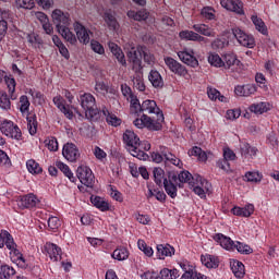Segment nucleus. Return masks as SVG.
Instances as JSON below:
<instances>
[{
  "instance_id": "obj_1",
  "label": "nucleus",
  "mask_w": 279,
  "mask_h": 279,
  "mask_svg": "<svg viewBox=\"0 0 279 279\" xmlns=\"http://www.w3.org/2000/svg\"><path fill=\"white\" fill-rule=\"evenodd\" d=\"M126 58L134 73H141V71H143V60L146 64H156V57L146 46L132 47L126 53ZM141 58H143V60Z\"/></svg>"
},
{
  "instance_id": "obj_2",
  "label": "nucleus",
  "mask_w": 279,
  "mask_h": 279,
  "mask_svg": "<svg viewBox=\"0 0 279 279\" xmlns=\"http://www.w3.org/2000/svg\"><path fill=\"white\" fill-rule=\"evenodd\" d=\"M51 16L53 24L56 25L59 34H61L62 38L70 43V45H76L77 37H75V34L69 29V25H71V15H69V13H64L60 9H56Z\"/></svg>"
},
{
  "instance_id": "obj_3",
  "label": "nucleus",
  "mask_w": 279,
  "mask_h": 279,
  "mask_svg": "<svg viewBox=\"0 0 279 279\" xmlns=\"http://www.w3.org/2000/svg\"><path fill=\"white\" fill-rule=\"evenodd\" d=\"M78 101L83 110H85V117L88 121H99L101 113L97 109V100L90 93H85L80 96Z\"/></svg>"
},
{
  "instance_id": "obj_4",
  "label": "nucleus",
  "mask_w": 279,
  "mask_h": 279,
  "mask_svg": "<svg viewBox=\"0 0 279 279\" xmlns=\"http://www.w3.org/2000/svg\"><path fill=\"white\" fill-rule=\"evenodd\" d=\"M5 247L10 250V254H13L15 256V260L17 263V267H21L22 269H25L27 267V263L25 262V257H23V254H21V251L16 248V243L14 242V238H12V234L8 231H2L0 233V247Z\"/></svg>"
},
{
  "instance_id": "obj_5",
  "label": "nucleus",
  "mask_w": 279,
  "mask_h": 279,
  "mask_svg": "<svg viewBox=\"0 0 279 279\" xmlns=\"http://www.w3.org/2000/svg\"><path fill=\"white\" fill-rule=\"evenodd\" d=\"M131 114H158L162 113L158 105L154 100H144L141 105L138 99L132 100V108H130Z\"/></svg>"
},
{
  "instance_id": "obj_6",
  "label": "nucleus",
  "mask_w": 279,
  "mask_h": 279,
  "mask_svg": "<svg viewBox=\"0 0 279 279\" xmlns=\"http://www.w3.org/2000/svg\"><path fill=\"white\" fill-rule=\"evenodd\" d=\"M0 132L8 136L9 138H14L15 141H21L23 138V133L19 125L14 124V122L10 120H4L0 124Z\"/></svg>"
},
{
  "instance_id": "obj_7",
  "label": "nucleus",
  "mask_w": 279,
  "mask_h": 279,
  "mask_svg": "<svg viewBox=\"0 0 279 279\" xmlns=\"http://www.w3.org/2000/svg\"><path fill=\"white\" fill-rule=\"evenodd\" d=\"M76 177L81 184L93 189V185L95 184V174H93V170H90L88 166H80L76 170Z\"/></svg>"
},
{
  "instance_id": "obj_8",
  "label": "nucleus",
  "mask_w": 279,
  "mask_h": 279,
  "mask_svg": "<svg viewBox=\"0 0 279 279\" xmlns=\"http://www.w3.org/2000/svg\"><path fill=\"white\" fill-rule=\"evenodd\" d=\"M232 34L238 40L239 45L242 47H246L247 49H254V47H256V40L254 39V36L248 35L241 28H233Z\"/></svg>"
},
{
  "instance_id": "obj_9",
  "label": "nucleus",
  "mask_w": 279,
  "mask_h": 279,
  "mask_svg": "<svg viewBox=\"0 0 279 279\" xmlns=\"http://www.w3.org/2000/svg\"><path fill=\"white\" fill-rule=\"evenodd\" d=\"M165 63L168 69L175 75H180V77H186V75H189L186 68L182 65V63L175 61V59L167 57L165 58Z\"/></svg>"
},
{
  "instance_id": "obj_10",
  "label": "nucleus",
  "mask_w": 279,
  "mask_h": 279,
  "mask_svg": "<svg viewBox=\"0 0 279 279\" xmlns=\"http://www.w3.org/2000/svg\"><path fill=\"white\" fill-rule=\"evenodd\" d=\"M123 143L126 145L129 151L136 149V147H141V138H138V135L132 130H126L123 133Z\"/></svg>"
},
{
  "instance_id": "obj_11",
  "label": "nucleus",
  "mask_w": 279,
  "mask_h": 279,
  "mask_svg": "<svg viewBox=\"0 0 279 279\" xmlns=\"http://www.w3.org/2000/svg\"><path fill=\"white\" fill-rule=\"evenodd\" d=\"M62 155L69 162H75L80 158V149L73 143H66L63 146Z\"/></svg>"
},
{
  "instance_id": "obj_12",
  "label": "nucleus",
  "mask_w": 279,
  "mask_h": 279,
  "mask_svg": "<svg viewBox=\"0 0 279 279\" xmlns=\"http://www.w3.org/2000/svg\"><path fill=\"white\" fill-rule=\"evenodd\" d=\"M74 31L78 41L82 43V45H88V43H90V34L93 33L80 22L74 23Z\"/></svg>"
},
{
  "instance_id": "obj_13",
  "label": "nucleus",
  "mask_w": 279,
  "mask_h": 279,
  "mask_svg": "<svg viewBox=\"0 0 279 279\" xmlns=\"http://www.w3.org/2000/svg\"><path fill=\"white\" fill-rule=\"evenodd\" d=\"M165 121V114L158 113L156 114V118H149L146 116V128L147 130H150L153 132H158L159 130H162V122Z\"/></svg>"
},
{
  "instance_id": "obj_14",
  "label": "nucleus",
  "mask_w": 279,
  "mask_h": 279,
  "mask_svg": "<svg viewBox=\"0 0 279 279\" xmlns=\"http://www.w3.org/2000/svg\"><path fill=\"white\" fill-rule=\"evenodd\" d=\"M195 52H193V50L191 51H179L178 52V57L180 58V60L182 62H184V64H187V66H192L193 69H195V66H199V61H197V58H195Z\"/></svg>"
},
{
  "instance_id": "obj_15",
  "label": "nucleus",
  "mask_w": 279,
  "mask_h": 279,
  "mask_svg": "<svg viewBox=\"0 0 279 279\" xmlns=\"http://www.w3.org/2000/svg\"><path fill=\"white\" fill-rule=\"evenodd\" d=\"M220 4L226 10L230 12H235V14H243V2L240 0H220Z\"/></svg>"
},
{
  "instance_id": "obj_16",
  "label": "nucleus",
  "mask_w": 279,
  "mask_h": 279,
  "mask_svg": "<svg viewBox=\"0 0 279 279\" xmlns=\"http://www.w3.org/2000/svg\"><path fill=\"white\" fill-rule=\"evenodd\" d=\"M45 250L49 255L50 260L53 263H58V260H62V248L53 243H46Z\"/></svg>"
},
{
  "instance_id": "obj_17",
  "label": "nucleus",
  "mask_w": 279,
  "mask_h": 279,
  "mask_svg": "<svg viewBox=\"0 0 279 279\" xmlns=\"http://www.w3.org/2000/svg\"><path fill=\"white\" fill-rule=\"evenodd\" d=\"M108 47L112 56H114V58L118 60L119 64H121V66H128V61L125 60V53H123V50L121 49V47H119V45L114 43H109Z\"/></svg>"
},
{
  "instance_id": "obj_18",
  "label": "nucleus",
  "mask_w": 279,
  "mask_h": 279,
  "mask_svg": "<svg viewBox=\"0 0 279 279\" xmlns=\"http://www.w3.org/2000/svg\"><path fill=\"white\" fill-rule=\"evenodd\" d=\"M214 241H216V243H219V245H221L223 250H234L235 247L234 241L223 235V233H217L216 235H214Z\"/></svg>"
},
{
  "instance_id": "obj_19",
  "label": "nucleus",
  "mask_w": 279,
  "mask_h": 279,
  "mask_svg": "<svg viewBox=\"0 0 279 279\" xmlns=\"http://www.w3.org/2000/svg\"><path fill=\"white\" fill-rule=\"evenodd\" d=\"M160 151L163 156V160L166 162V165H174V167H181L182 161L180 159H178V157H175V155L171 154V151H169V149L165 148V147H160Z\"/></svg>"
},
{
  "instance_id": "obj_20",
  "label": "nucleus",
  "mask_w": 279,
  "mask_h": 279,
  "mask_svg": "<svg viewBox=\"0 0 279 279\" xmlns=\"http://www.w3.org/2000/svg\"><path fill=\"white\" fill-rule=\"evenodd\" d=\"M240 151L241 156H243L244 158H253L254 156H256V154H258V149L254 146H251L250 143L246 142L240 143Z\"/></svg>"
},
{
  "instance_id": "obj_21",
  "label": "nucleus",
  "mask_w": 279,
  "mask_h": 279,
  "mask_svg": "<svg viewBox=\"0 0 279 279\" xmlns=\"http://www.w3.org/2000/svg\"><path fill=\"white\" fill-rule=\"evenodd\" d=\"M235 95L238 97H250V95H254L256 93V87L252 84H246V85H238L234 89Z\"/></svg>"
},
{
  "instance_id": "obj_22",
  "label": "nucleus",
  "mask_w": 279,
  "mask_h": 279,
  "mask_svg": "<svg viewBox=\"0 0 279 279\" xmlns=\"http://www.w3.org/2000/svg\"><path fill=\"white\" fill-rule=\"evenodd\" d=\"M104 21L112 32H117V29H119V21H117V17L112 14L111 10L104 13Z\"/></svg>"
},
{
  "instance_id": "obj_23",
  "label": "nucleus",
  "mask_w": 279,
  "mask_h": 279,
  "mask_svg": "<svg viewBox=\"0 0 279 279\" xmlns=\"http://www.w3.org/2000/svg\"><path fill=\"white\" fill-rule=\"evenodd\" d=\"M39 202L36 195L27 194L21 198L20 206H22V208H35Z\"/></svg>"
},
{
  "instance_id": "obj_24",
  "label": "nucleus",
  "mask_w": 279,
  "mask_h": 279,
  "mask_svg": "<svg viewBox=\"0 0 279 279\" xmlns=\"http://www.w3.org/2000/svg\"><path fill=\"white\" fill-rule=\"evenodd\" d=\"M175 254V248L169 244H158L157 245V256L160 258V260H165L166 256H172Z\"/></svg>"
},
{
  "instance_id": "obj_25",
  "label": "nucleus",
  "mask_w": 279,
  "mask_h": 279,
  "mask_svg": "<svg viewBox=\"0 0 279 279\" xmlns=\"http://www.w3.org/2000/svg\"><path fill=\"white\" fill-rule=\"evenodd\" d=\"M148 80L154 88H162L165 86V81H162V76L157 70H151L149 72Z\"/></svg>"
},
{
  "instance_id": "obj_26",
  "label": "nucleus",
  "mask_w": 279,
  "mask_h": 279,
  "mask_svg": "<svg viewBox=\"0 0 279 279\" xmlns=\"http://www.w3.org/2000/svg\"><path fill=\"white\" fill-rule=\"evenodd\" d=\"M193 29L196 31L197 34H202V36H207L208 38H215L216 36L215 29L206 24H194Z\"/></svg>"
},
{
  "instance_id": "obj_27",
  "label": "nucleus",
  "mask_w": 279,
  "mask_h": 279,
  "mask_svg": "<svg viewBox=\"0 0 279 279\" xmlns=\"http://www.w3.org/2000/svg\"><path fill=\"white\" fill-rule=\"evenodd\" d=\"M201 263L208 269H217L219 267V259L214 255H202Z\"/></svg>"
},
{
  "instance_id": "obj_28",
  "label": "nucleus",
  "mask_w": 279,
  "mask_h": 279,
  "mask_svg": "<svg viewBox=\"0 0 279 279\" xmlns=\"http://www.w3.org/2000/svg\"><path fill=\"white\" fill-rule=\"evenodd\" d=\"M230 267L235 278H243L245 276V265H243V263L239 260H232L230 262Z\"/></svg>"
},
{
  "instance_id": "obj_29",
  "label": "nucleus",
  "mask_w": 279,
  "mask_h": 279,
  "mask_svg": "<svg viewBox=\"0 0 279 279\" xmlns=\"http://www.w3.org/2000/svg\"><path fill=\"white\" fill-rule=\"evenodd\" d=\"M126 16H129V19H133V21H147V19H149V12H147V10L142 9L140 11H129L126 13Z\"/></svg>"
},
{
  "instance_id": "obj_30",
  "label": "nucleus",
  "mask_w": 279,
  "mask_h": 279,
  "mask_svg": "<svg viewBox=\"0 0 279 279\" xmlns=\"http://www.w3.org/2000/svg\"><path fill=\"white\" fill-rule=\"evenodd\" d=\"M27 128L31 136H34L38 132V120H36V113H28L26 117Z\"/></svg>"
},
{
  "instance_id": "obj_31",
  "label": "nucleus",
  "mask_w": 279,
  "mask_h": 279,
  "mask_svg": "<svg viewBox=\"0 0 279 279\" xmlns=\"http://www.w3.org/2000/svg\"><path fill=\"white\" fill-rule=\"evenodd\" d=\"M153 175L155 184H157V186L162 187V185L165 184V180H167V177H165V170L160 167L154 168Z\"/></svg>"
},
{
  "instance_id": "obj_32",
  "label": "nucleus",
  "mask_w": 279,
  "mask_h": 279,
  "mask_svg": "<svg viewBox=\"0 0 279 279\" xmlns=\"http://www.w3.org/2000/svg\"><path fill=\"white\" fill-rule=\"evenodd\" d=\"M248 110L251 112H254L255 114H264V112L269 111V104L267 102L253 104L250 106Z\"/></svg>"
},
{
  "instance_id": "obj_33",
  "label": "nucleus",
  "mask_w": 279,
  "mask_h": 279,
  "mask_svg": "<svg viewBox=\"0 0 279 279\" xmlns=\"http://www.w3.org/2000/svg\"><path fill=\"white\" fill-rule=\"evenodd\" d=\"M90 202L96 208H99V210L106 211L110 209L108 202L99 196H92Z\"/></svg>"
},
{
  "instance_id": "obj_34",
  "label": "nucleus",
  "mask_w": 279,
  "mask_h": 279,
  "mask_svg": "<svg viewBox=\"0 0 279 279\" xmlns=\"http://www.w3.org/2000/svg\"><path fill=\"white\" fill-rule=\"evenodd\" d=\"M162 186L169 197H171L172 199H175V197H178V185H175L174 183H169L167 179H165Z\"/></svg>"
},
{
  "instance_id": "obj_35",
  "label": "nucleus",
  "mask_w": 279,
  "mask_h": 279,
  "mask_svg": "<svg viewBox=\"0 0 279 279\" xmlns=\"http://www.w3.org/2000/svg\"><path fill=\"white\" fill-rule=\"evenodd\" d=\"M133 86L136 88V90H140L143 93L145 90V82H143V70L140 72H135V75L133 76Z\"/></svg>"
},
{
  "instance_id": "obj_36",
  "label": "nucleus",
  "mask_w": 279,
  "mask_h": 279,
  "mask_svg": "<svg viewBox=\"0 0 279 279\" xmlns=\"http://www.w3.org/2000/svg\"><path fill=\"white\" fill-rule=\"evenodd\" d=\"M239 64H241V61H239L236 54L228 53L225 56L223 66H226V69H232V66H239Z\"/></svg>"
},
{
  "instance_id": "obj_37",
  "label": "nucleus",
  "mask_w": 279,
  "mask_h": 279,
  "mask_svg": "<svg viewBox=\"0 0 279 279\" xmlns=\"http://www.w3.org/2000/svg\"><path fill=\"white\" fill-rule=\"evenodd\" d=\"M192 180H195V178H193V174H191V172L189 171H181L179 173V189H182V184L186 183V184H193V181Z\"/></svg>"
},
{
  "instance_id": "obj_38",
  "label": "nucleus",
  "mask_w": 279,
  "mask_h": 279,
  "mask_svg": "<svg viewBox=\"0 0 279 279\" xmlns=\"http://www.w3.org/2000/svg\"><path fill=\"white\" fill-rule=\"evenodd\" d=\"M57 167L60 169V171H62L65 178H69L70 182H75L77 180L75 175H73V172L71 171L69 166H66L64 162H57Z\"/></svg>"
},
{
  "instance_id": "obj_39",
  "label": "nucleus",
  "mask_w": 279,
  "mask_h": 279,
  "mask_svg": "<svg viewBox=\"0 0 279 279\" xmlns=\"http://www.w3.org/2000/svg\"><path fill=\"white\" fill-rule=\"evenodd\" d=\"M129 256L130 252L125 247L116 248L112 253V258L116 260H126Z\"/></svg>"
},
{
  "instance_id": "obj_40",
  "label": "nucleus",
  "mask_w": 279,
  "mask_h": 279,
  "mask_svg": "<svg viewBox=\"0 0 279 279\" xmlns=\"http://www.w3.org/2000/svg\"><path fill=\"white\" fill-rule=\"evenodd\" d=\"M160 278L161 279H178V278H180V272L178 271V269L163 268L160 271Z\"/></svg>"
},
{
  "instance_id": "obj_41",
  "label": "nucleus",
  "mask_w": 279,
  "mask_h": 279,
  "mask_svg": "<svg viewBox=\"0 0 279 279\" xmlns=\"http://www.w3.org/2000/svg\"><path fill=\"white\" fill-rule=\"evenodd\" d=\"M16 274V270H14L12 267L8 265L0 266V279H10L12 276Z\"/></svg>"
},
{
  "instance_id": "obj_42",
  "label": "nucleus",
  "mask_w": 279,
  "mask_h": 279,
  "mask_svg": "<svg viewBox=\"0 0 279 279\" xmlns=\"http://www.w3.org/2000/svg\"><path fill=\"white\" fill-rule=\"evenodd\" d=\"M252 21L257 29V32H260V34H267V26L265 25V22H263V19L256 16V15H253L252 17Z\"/></svg>"
},
{
  "instance_id": "obj_43",
  "label": "nucleus",
  "mask_w": 279,
  "mask_h": 279,
  "mask_svg": "<svg viewBox=\"0 0 279 279\" xmlns=\"http://www.w3.org/2000/svg\"><path fill=\"white\" fill-rule=\"evenodd\" d=\"M229 45L230 41L226 37H219L211 43V49H226Z\"/></svg>"
},
{
  "instance_id": "obj_44",
  "label": "nucleus",
  "mask_w": 279,
  "mask_h": 279,
  "mask_svg": "<svg viewBox=\"0 0 279 279\" xmlns=\"http://www.w3.org/2000/svg\"><path fill=\"white\" fill-rule=\"evenodd\" d=\"M15 5L23 10H34L36 2H34V0H15Z\"/></svg>"
},
{
  "instance_id": "obj_45",
  "label": "nucleus",
  "mask_w": 279,
  "mask_h": 279,
  "mask_svg": "<svg viewBox=\"0 0 279 279\" xmlns=\"http://www.w3.org/2000/svg\"><path fill=\"white\" fill-rule=\"evenodd\" d=\"M12 102L10 101L8 94L3 90H0V108L2 110H10Z\"/></svg>"
},
{
  "instance_id": "obj_46",
  "label": "nucleus",
  "mask_w": 279,
  "mask_h": 279,
  "mask_svg": "<svg viewBox=\"0 0 279 279\" xmlns=\"http://www.w3.org/2000/svg\"><path fill=\"white\" fill-rule=\"evenodd\" d=\"M131 156H133L134 158H137V160H148L149 159V155H147V153L138 149V146H135V148H131V150H129Z\"/></svg>"
},
{
  "instance_id": "obj_47",
  "label": "nucleus",
  "mask_w": 279,
  "mask_h": 279,
  "mask_svg": "<svg viewBox=\"0 0 279 279\" xmlns=\"http://www.w3.org/2000/svg\"><path fill=\"white\" fill-rule=\"evenodd\" d=\"M5 84L9 88V93L11 94V99H16V95H14L16 90V81L13 77L5 76Z\"/></svg>"
},
{
  "instance_id": "obj_48",
  "label": "nucleus",
  "mask_w": 279,
  "mask_h": 279,
  "mask_svg": "<svg viewBox=\"0 0 279 279\" xmlns=\"http://www.w3.org/2000/svg\"><path fill=\"white\" fill-rule=\"evenodd\" d=\"M27 170L29 173H43V168H40V165L36 162L34 159H31L26 162Z\"/></svg>"
},
{
  "instance_id": "obj_49",
  "label": "nucleus",
  "mask_w": 279,
  "mask_h": 279,
  "mask_svg": "<svg viewBox=\"0 0 279 279\" xmlns=\"http://www.w3.org/2000/svg\"><path fill=\"white\" fill-rule=\"evenodd\" d=\"M182 279H207L205 275H202V272L194 271L192 268H189L186 270V274L182 275Z\"/></svg>"
},
{
  "instance_id": "obj_50",
  "label": "nucleus",
  "mask_w": 279,
  "mask_h": 279,
  "mask_svg": "<svg viewBox=\"0 0 279 279\" xmlns=\"http://www.w3.org/2000/svg\"><path fill=\"white\" fill-rule=\"evenodd\" d=\"M208 62L209 64H211V66H217V68H221L225 64L221 57H219V54L217 53H209Z\"/></svg>"
},
{
  "instance_id": "obj_51",
  "label": "nucleus",
  "mask_w": 279,
  "mask_h": 279,
  "mask_svg": "<svg viewBox=\"0 0 279 279\" xmlns=\"http://www.w3.org/2000/svg\"><path fill=\"white\" fill-rule=\"evenodd\" d=\"M121 90H122V95L126 97L128 101H130L131 108H132V101L138 98L134 94H132V88H130V86L128 85H122Z\"/></svg>"
},
{
  "instance_id": "obj_52",
  "label": "nucleus",
  "mask_w": 279,
  "mask_h": 279,
  "mask_svg": "<svg viewBox=\"0 0 279 279\" xmlns=\"http://www.w3.org/2000/svg\"><path fill=\"white\" fill-rule=\"evenodd\" d=\"M105 117L106 114L108 113L106 120H107V123L109 125H113V128H118V125H121V119H119L117 116L114 114H110L108 111L104 110L102 111Z\"/></svg>"
},
{
  "instance_id": "obj_53",
  "label": "nucleus",
  "mask_w": 279,
  "mask_h": 279,
  "mask_svg": "<svg viewBox=\"0 0 279 279\" xmlns=\"http://www.w3.org/2000/svg\"><path fill=\"white\" fill-rule=\"evenodd\" d=\"M90 49L94 53H98L99 56H104L106 53V49H104V46L95 39L90 41Z\"/></svg>"
},
{
  "instance_id": "obj_54",
  "label": "nucleus",
  "mask_w": 279,
  "mask_h": 279,
  "mask_svg": "<svg viewBox=\"0 0 279 279\" xmlns=\"http://www.w3.org/2000/svg\"><path fill=\"white\" fill-rule=\"evenodd\" d=\"M179 36H180L181 40H193V41H195L197 33H195L193 31H181L179 33Z\"/></svg>"
},
{
  "instance_id": "obj_55",
  "label": "nucleus",
  "mask_w": 279,
  "mask_h": 279,
  "mask_svg": "<svg viewBox=\"0 0 279 279\" xmlns=\"http://www.w3.org/2000/svg\"><path fill=\"white\" fill-rule=\"evenodd\" d=\"M20 104V111L22 112V114L29 112V98H27V96H21Z\"/></svg>"
},
{
  "instance_id": "obj_56",
  "label": "nucleus",
  "mask_w": 279,
  "mask_h": 279,
  "mask_svg": "<svg viewBox=\"0 0 279 279\" xmlns=\"http://www.w3.org/2000/svg\"><path fill=\"white\" fill-rule=\"evenodd\" d=\"M234 247L240 254H252L254 252L250 245L243 244L241 242H236Z\"/></svg>"
},
{
  "instance_id": "obj_57",
  "label": "nucleus",
  "mask_w": 279,
  "mask_h": 279,
  "mask_svg": "<svg viewBox=\"0 0 279 279\" xmlns=\"http://www.w3.org/2000/svg\"><path fill=\"white\" fill-rule=\"evenodd\" d=\"M35 1L41 10H51V8H53L54 5L53 0H35Z\"/></svg>"
},
{
  "instance_id": "obj_58",
  "label": "nucleus",
  "mask_w": 279,
  "mask_h": 279,
  "mask_svg": "<svg viewBox=\"0 0 279 279\" xmlns=\"http://www.w3.org/2000/svg\"><path fill=\"white\" fill-rule=\"evenodd\" d=\"M45 143L49 151H58V140L56 137H50Z\"/></svg>"
},
{
  "instance_id": "obj_59",
  "label": "nucleus",
  "mask_w": 279,
  "mask_h": 279,
  "mask_svg": "<svg viewBox=\"0 0 279 279\" xmlns=\"http://www.w3.org/2000/svg\"><path fill=\"white\" fill-rule=\"evenodd\" d=\"M146 121H147V114H143L142 118H137L133 121V125L137 128L138 130H143V128H146Z\"/></svg>"
},
{
  "instance_id": "obj_60",
  "label": "nucleus",
  "mask_w": 279,
  "mask_h": 279,
  "mask_svg": "<svg viewBox=\"0 0 279 279\" xmlns=\"http://www.w3.org/2000/svg\"><path fill=\"white\" fill-rule=\"evenodd\" d=\"M245 178L247 182H260L263 180V177L258 172H247Z\"/></svg>"
},
{
  "instance_id": "obj_61",
  "label": "nucleus",
  "mask_w": 279,
  "mask_h": 279,
  "mask_svg": "<svg viewBox=\"0 0 279 279\" xmlns=\"http://www.w3.org/2000/svg\"><path fill=\"white\" fill-rule=\"evenodd\" d=\"M60 226V218L59 217H50L48 219V228L50 230H58V227Z\"/></svg>"
},
{
  "instance_id": "obj_62",
  "label": "nucleus",
  "mask_w": 279,
  "mask_h": 279,
  "mask_svg": "<svg viewBox=\"0 0 279 279\" xmlns=\"http://www.w3.org/2000/svg\"><path fill=\"white\" fill-rule=\"evenodd\" d=\"M226 117L230 121H234V119H239V117H241V110H239V109L228 110Z\"/></svg>"
},
{
  "instance_id": "obj_63",
  "label": "nucleus",
  "mask_w": 279,
  "mask_h": 279,
  "mask_svg": "<svg viewBox=\"0 0 279 279\" xmlns=\"http://www.w3.org/2000/svg\"><path fill=\"white\" fill-rule=\"evenodd\" d=\"M215 10L210 9V8H204L202 10V15L205 17V19H208V21H213L215 20Z\"/></svg>"
},
{
  "instance_id": "obj_64",
  "label": "nucleus",
  "mask_w": 279,
  "mask_h": 279,
  "mask_svg": "<svg viewBox=\"0 0 279 279\" xmlns=\"http://www.w3.org/2000/svg\"><path fill=\"white\" fill-rule=\"evenodd\" d=\"M252 215H254V205L248 204L242 207V217H252Z\"/></svg>"
}]
</instances>
